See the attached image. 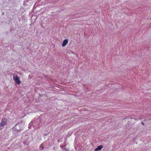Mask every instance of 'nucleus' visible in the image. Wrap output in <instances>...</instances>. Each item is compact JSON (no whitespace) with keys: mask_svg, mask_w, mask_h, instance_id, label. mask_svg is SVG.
I'll use <instances>...</instances> for the list:
<instances>
[{"mask_svg":"<svg viewBox=\"0 0 151 151\" xmlns=\"http://www.w3.org/2000/svg\"><path fill=\"white\" fill-rule=\"evenodd\" d=\"M23 124L22 122L17 123L16 124L14 127L18 131H21L23 129Z\"/></svg>","mask_w":151,"mask_h":151,"instance_id":"f257e3e1","label":"nucleus"},{"mask_svg":"<svg viewBox=\"0 0 151 151\" xmlns=\"http://www.w3.org/2000/svg\"><path fill=\"white\" fill-rule=\"evenodd\" d=\"M13 79L14 81L18 85H19L21 83V81L20 80L19 78L18 77L17 75L14 76V75Z\"/></svg>","mask_w":151,"mask_h":151,"instance_id":"f03ea898","label":"nucleus"},{"mask_svg":"<svg viewBox=\"0 0 151 151\" xmlns=\"http://www.w3.org/2000/svg\"><path fill=\"white\" fill-rule=\"evenodd\" d=\"M7 123V120L6 118H3L1 120V122L0 124V126L1 127H3Z\"/></svg>","mask_w":151,"mask_h":151,"instance_id":"7ed1b4c3","label":"nucleus"},{"mask_svg":"<svg viewBox=\"0 0 151 151\" xmlns=\"http://www.w3.org/2000/svg\"><path fill=\"white\" fill-rule=\"evenodd\" d=\"M36 123L37 122H36L35 120L32 121L29 125V128L30 129V127H31L32 126H35Z\"/></svg>","mask_w":151,"mask_h":151,"instance_id":"20e7f679","label":"nucleus"},{"mask_svg":"<svg viewBox=\"0 0 151 151\" xmlns=\"http://www.w3.org/2000/svg\"><path fill=\"white\" fill-rule=\"evenodd\" d=\"M103 146L102 145H101L97 146V148H95L94 150V151H98L101 150L103 148Z\"/></svg>","mask_w":151,"mask_h":151,"instance_id":"39448f33","label":"nucleus"},{"mask_svg":"<svg viewBox=\"0 0 151 151\" xmlns=\"http://www.w3.org/2000/svg\"><path fill=\"white\" fill-rule=\"evenodd\" d=\"M68 40L67 39L65 40L63 42V43L62 44V46L63 47H64L67 44L68 42Z\"/></svg>","mask_w":151,"mask_h":151,"instance_id":"423d86ee","label":"nucleus"},{"mask_svg":"<svg viewBox=\"0 0 151 151\" xmlns=\"http://www.w3.org/2000/svg\"><path fill=\"white\" fill-rule=\"evenodd\" d=\"M12 129L13 134H17L19 132L17 129H16L14 127L12 128Z\"/></svg>","mask_w":151,"mask_h":151,"instance_id":"0eeeda50","label":"nucleus"},{"mask_svg":"<svg viewBox=\"0 0 151 151\" xmlns=\"http://www.w3.org/2000/svg\"><path fill=\"white\" fill-rule=\"evenodd\" d=\"M43 148H44V146H43V144H42L41 145H40V150H43Z\"/></svg>","mask_w":151,"mask_h":151,"instance_id":"6e6552de","label":"nucleus"},{"mask_svg":"<svg viewBox=\"0 0 151 151\" xmlns=\"http://www.w3.org/2000/svg\"><path fill=\"white\" fill-rule=\"evenodd\" d=\"M147 120H150L151 119V115L149 116L148 117H147Z\"/></svg>","mask_w":151,"mask_h":151,"instance_id":"1a4fd4ad","label":"nucleus"},{"mask_svg":"<svg viewBox=\"0 0 151 151\" xmlns=\"http://www.w3.org/2000/svg\"><path fill=\"white\" fill-rule=\"evenodd\" d=\"M65 145H64V146H62V145H60V147L63 149V150L64 149V148H65Z\"/></svg>","mask_w":151,"mask_h":151,"instance_id":"9d476101","label":"nucleus"},{"mask_svg":"<svg viewBox=\"0 0 151 151\" xmlns=\"http://www.w3.org/2000/svg\"><path fill=\"white\" fill-rule=\"evenodd\" d=\"M26 2H28V0H26V1H23V4L24 5L25 4V3H26Z\"/></svg>","mask_w":151,"mask_h":151,"instance_id":"9b49d317","label":"nucleus"},{"mask_svg":"<svg viewBox=\"0 0 151 151\" xmlns=\"http://www.w3.org/2000/svg\"><path fill=\"white\" fill-rule=\"evenodd\" d=\"M63 150H65L66 151H67L68 150V149H66V148H64Z\"/></svg>","mask_w":151,"mask_h":151,"instance_id":"f8f14e48","label":"nucleus"},{"mask_svg":"<svg viewBox=\"0 0 151 151\" xmlns=\"http://www.w3.org/2000/svg\"><path fill=\"white\" fill-rule=\"evenodd\" d=\"M141 123H142V125H144V123L143 122H141Z\"/></svg>","mask_w":151,"mask_h":151,"instance_id":"ddd939ff","label":"nucleus"},{"mask_svg":"<svg viewBox=\"0 0 151 151\" xmlns=\"http://www.w3.org/2000/svg\"><path fill=\"white\" fill-rule=\"evenodd\" d=\"M47 134H48L47 133H45L44 134V135H47Z\"/></svg>","mask_w":151,"mask_h":151,"instance_id":"4468645a","label":"nucleus"}]
</instances>
